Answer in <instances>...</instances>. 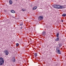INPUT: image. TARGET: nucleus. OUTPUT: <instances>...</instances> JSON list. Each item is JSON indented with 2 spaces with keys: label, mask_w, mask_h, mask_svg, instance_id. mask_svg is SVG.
<instances>
[{
  "label": "nucleus",
  "mask_w": 66,
  "mask_h": 66,
  "mask_svg": "<svg viewBox=\"0 0 66 66\" xmlns=\"http://www.w3.org/2000/svg\"><path fill=\"white\" fill-rule=\"evenodd\" d=\"M53 7L55 8V9H65V8L64 6L59 5L56 4L53 5Z\"/></svg>",
  "instance_id": "f257e3e1"
},
{
  "label": "nucleus",
  "mask_w": 66,
  "mask_h": 66,
  "mask_svg": "<svg viewBox=\"0 0 66 66\" xmlns=\"http://www.w3.org/2000/svg\"><path fill=\"white\" fill-rule=\"evenodd\" d=\"M4 64V60L3 59V58L2 57L0 58V65H2Z\"/></svg>",
  "instance_id": "f03ea898"
},
{
  "label": "nucleus",
  "mask_w": 66,
  "mask_h": 66,
  "mask_svg": "<svg viewBox=\"0 0 66 66\" xmlns=\"http://www.w3.org/2000/svg\"><path fill=\"white\" fill-rule=\"evenodd\" d=\"M56 52L59 54H61V51L60 50L59 47H57L56 48Z\"/></svg>",
  "instance_id": "7ed1b4c3"
},
{
  "label": "nucleus",
  "mask_w": 66,
  "mask_h": 66,
  "mask_svg": "<svg viewBox=\"0 0 66 66\" xmlns=\"http://www.w3.org/2000/svg\"><path fill=\"white\" fill-rule=\"evenodd\" d=\"M44 17L42 16H40L38 18V20H43V18Z\"/></svg>",
  "instance_id": "20e7f679"
},
{
  "label": "nucleus",
  "mask_w": 66,
  "mask_h": 66,
  "mask_svg": "<svg viewBox=\"0 0 66 66\" xmlns=\"http://www.w3.org/2000/svg\"><path fill=\"white\" fill-rule=\"evenodd\" d=\"M12 61L13 62H15V61H16V60H15V57H13L12 58Z\"/></svg>",
  "instance_id": "39448f33"
},
{
  "label": "nucleus",
  "mask_w": 66,
  "mask_h": 66,
  "mask_svg": "<svg viewBox=\"0 0 66 66\" xmlns=\"http://www.w3.org/2000/svg\"><path fill=\"white\" fill-rule=\"evenodd\" d=\"M4 52L6 53V55H7L9 54V51L7 50H6V51H5Z\"/></svg>",
  "instance_id": "423d86ee"
},
{
  "label": "nucleus",
  "mask_w": 66,
  "mask_h": 66,
  "mask_svg": "<svg viewBox=\"0 0 66 66\" xmlns=\"http://www.w3.org/2000/svg\"><path fill=\"white\" fill-rule=\"evenodd\" d=\"M42 34L43 36H45V35H46V32H45V31H44L42 32Z\"/></svg>",
  "instance_id": "0eeeda50"
},
{
  "label": "nucleus",
  "mask_w": 66,
  "mask_h": 66,
  "mask_svg": "<svg viewBox=\"0 0 66 66\" xmlns=\"http://www.w3.org/2000/svg\"><path fill=\"white\" fill-rule=\"evenodd\" d=\"M37 6H35L33 8L32 10H35L37 9Z\"/></svg>",
  "instance_id": "6e6552de"
},
{
  "label": "nucleus",
  "mask_w": 66,
  "mask_h": 66,
  "mask_svg": "<svg viewBox=\"0 0 66 66\" xmlns=\"http://www.w3.org/2000/svg\"><path fill=\"white\" fill-rule=\"evenodd\" d=\"M9 3L10 4H12V3H13V2L11 0H10L9 1Z\"/></svg>",
  "instance_id": "1a4fd4ad"
},
{
  "label": "nucleus",
  "mask_w": 66,
  "mask_h": 66,
  "mask_svg": "<svg viewBox=\"0 0 66 66\" xmlns=\"http://www.w3.org/2000/svg\"><path fill=\"white\" fill-rule=\"evenodd\" d=\"M11 13H15V12L13 10H11Z\"/></svg>",
  "instance_id": "9d476101"
},
{
  "label": "nucleus",
  "mask_w": 66,
  "mask_h": 66,
  "mask_svg": "<svg viewBox=\"0 0 66 66\" xmlns=\"http://www.w3.org/2000/svg\"><path fill=\"white\" fill-rule=\"evenodd\" d=\"M58 46H59V47H61V46H62V44L59 43L58 45Z\"/></svg>",
  "instance_id": "9b49d317"
},
{
  "label": "nucleus",
  "mask_w": 66,
  "mask_h": 66,
  "mask_svg": "<svg viewBox=\"0 0 66 66\" xmlns=\"http://www.w3.org/2000/svg\"><path fill=\"white\" fill-rule=\"evenodd\" d=\"M62 16H63V17H65V16H66V14H63Z\"/></svg>",
  "instance_id": "f8f14e48"
},
{
  "label": "nucleus",
  "mask_w": 66,
  "mask_h": 66,
  "mask_svg": "<svg viewBox=\"0 0 66 66\" xmlns=\"http://www.w3.org/2000/svg\"><path fill=\"white\" fill-rule=\"evenodd\" d=\"M55 40H56V41H59V38H57L55 39Z\"/></svg>",
  "instance_id": "ddd939ff"
},
{
  "label": "nucleus",
  "mask_w": 66,
  "mask_h": 66,
  "mask_svg": "<svg viewBox=\"0 0 66 66\" xmlns=\"http://www.w3.org/2000/svg\"><path fill=\"white\" fill-rule=\"evenodd\" d=\"M59 33H58L56 34V37H59Z\"/></svg>",
  "instance_id": "4468645a"
},
{
  "label": "nucleus",
  "mask_w": 66,
  "mask_h": 66,
  "mask_svg": "<svg viewBox=\"0 0 66 66\" xmlns=\"http://www.w3.org/2000/svg\"><path fill=\"white\" fill-rule=\"evenodd\" d=\"M34 55L35 57H36V56H37V54L36 53H35Z\"/></svg>",
  "instance_id": "2eb2a0df"
},
{
  "label": "nucleus",
  "mask_w": 66,
  "mask_h": 66,
  "mask_svg": "<svg viewBox=\"0 0 66 66\" xmlns=\"http://www.w3.org/2000/svg\"><path fill=\"white\" fill-rule=\"evenodd\" d=\"M16 46H19V44L18 43H16Z\"/></svg>",
  "instance_id": "dca6fc26"
},
{
  "label": "nucleus",
  "mask_w": 66,
  "mask_h": 66,
  "mask_svg": "<svg viewBox=\"0 0 66 66\" xmlns=\"http://www.w3.org/2000/svg\"><path fill=\"white\" fill-rule=\"evenodd\" d=\"M23 25V23H22L20 24V26H21Z\"/></svg>",
  "instance_id": "f3484780"
},
{
  "label": "nucleus",
  "mask_w": 66,
  "mask_h": 66,
  "mask_svg": "<svg viewBox=\"0 0 66 66\" xmlns=\"http://www.w3.org/2000/svg\"><path fill=\"white\" fill-rule=\"evenodd\" d=\"M22 10L23 11H25V10L24 9H22Z\"/></svg>",
  "instance_id": "a211bd4d"
},
{
  "label": "nucleus",
  "mask_w": 66,
  "mask_h": 66,
  "mask_svg": "<svg viewBox=\"0 0 66 66\" xmlns=\"http://www.w3.org/2000/svg\"><path fill=\"white\" fill-rule=\"evenodd\" d=\"M21 29H22V27H21Z\"/></svg>",
  "instance_id": "6ab92c4d"
},
{
  "label": "nucleus",
  "mask_w": 66,
  "mask_h": 66,
  "mask_svg": "<svg viewBox=\"0 0 66 66\" xmlns=\"http://www.w3.org/2000/svg\"><path fill=\"white\" fill-rule=\"evenodd\" d=\"M62 22H63V20H61Z\"/></svg>",
  "instance_id": "aec40b11"
},
{
  "label": "nucleus",
  "mask_w": 66,
  "mask_h": 66,
  "mask_svg": "<svg viewBox=\"0 0 66 66\" xmlns=\"http://www.w3.org/2000/svg\"><path fill=\"white\" fill-rule=\"evenodd\" d=\"M16 1H17V0H16Z\"/></svg>",
  "instance_id": "412c9836"
}]
</instances>
